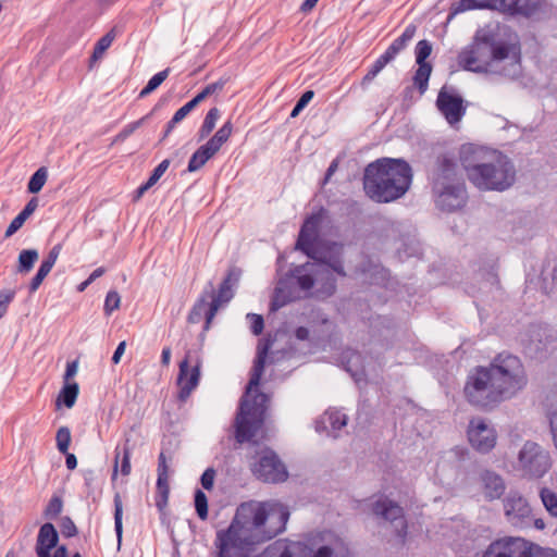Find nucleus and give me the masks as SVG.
Returning <instances> with one entry per match:
<instances>
[{"label": "nucleus", "instance_id": "nucleus-1", "mask_svg": "<svg viewBox=\"0 0 557 557\" xmlns=\"http://www.w3.org/2000/svg\"><path fill=\"white\" fill-rule=\"evenodd\" d=\"M288 508L277 500L243 503L225 530L216 532L218 557H247L253 547L285 531Z\"/></svg>", "mask_w": 557, "mask_h": 557}, {"label": "nucleus", "instance_id": "nucleus-2", "mask_svg": "<svg viewBox=\"0 0 557 557\" xmlns=\"http://www.w3.org/2000/svg\"><path fill=\"white\" fill-rule=\"evenodd\" d=\"M467 71L516 78L521 73L518 37L507 26H486L476 32L473 42L459 54Z\"/></svg>", "mask_w": 557, "mask_h": 557}, {"label": "nucleus", "instance_id": "nucleus-3", "mask_svg": "<svg viewBox=\"0 0 557 557\" xmlns=\"http://www.w3.org/2000/svg\"><path fill=\"white\" fill-rule=\"evenodd\" d=\"M324 210L308 216L298 235L296 248L306 253L313 263H306L294 270V276L302 290H309L318 280L313 276L319 272L335 273L342 277L346 276L343 263V244L318 240V233L323 220Z\"/></svg>", "mask_w": 557, "mask_h": 557}, {"label": "nucleus", "instance_id": "nucleus-4", "mask_svg": "<svg viewBox=\"0 0 557 557\" xmlns=\"http://www.w3.org/2000/svg\"><path fill=\"white\" fill-rule=\"evenodd\" d=\"M459 161L469 182L482 191H504L515 183L516 171L504 153L474 144L459 148Z\"/></svg>", "mask_w": 557, "mask_h": 557}, {"label": "nucleus", "instance_id": "nucleus-5", "mask_svg": "<svg viewBox=\"0 0 557 557\" xmlns=\"http://www.w3.org/2000/svg\"><path fill=\"white\" fill-rule=\"evenodd\" d=\"M412 182V170L403 159L382 158L367 165L363 175L366 195L380 203L403 197Z\"/></svg>", "mask_w": 557, "mask_h": 557}, {"label": "nucleus", "instance_id": "nucleus-6", "mask_svg": "<svg viewBox=\"0 0 557 557\" xmlns=\"http://www.w3.org/2000/svg\"><path fill=\"white\" fill-rule=\"evenodd\" d=\"M268 350L269 344L258 346L251 376L235 418V440L239 444L250 442L264 422L267 404L269 401L268 396L263 393H258L253 396L252 400H249V396L252 389L257 388L260 384Z\"/></svg>", "mask_w": 557, "mask_h": 557}, {"label": "nucleus", "instance_id": "nucleus-7", "mask_svg": "<svg viewBox=\"0 0 557 557\" xmlns=\"http://www.w3.org/2000/svg\"><path fill=\"white\" fill-rule=\"evenodd\" d=\"M430 181L437 208L450 212L466 205V185L455 153L444 152L437 157Z\"/></svg>", "mask_w": 557, "mask_h": 557}, {"label": "nucleus", "instance_id": "nucleus-8", "mask_svg": "<svg viewBox=\"0 0 557 557\" xmlns=\"http://www.w3.org/2000/svg\"><path fill=\"white\" fill-rule=\"evenodd\" d=\"M257 557H348L341 536L332 531H319L288 543L276 542Z\"/></svg>", "mask_w": 557, "mask_h": 557}, {"label": "nucleus", "instance_id": "nucleus-9", "mask_svg": "<svg viewBox=\"0 0 557 557\" xmlns=\"http://www.w3.org/2000/svg\"><path fill=\"white\" fill-rule=\"evenodd\" d=\"M475 9H492L511 16L541 20L547 15L550 7L545 0H460L454 7L453 13Z\"/></svg>", "mask_w": 557, "mask_h": 557}, {"label": "nucleus", "instance_id": "nucleus-10", "mask_svg": "<svg viewBox=\"0 0 557 557\" xmlns=\"http://www.w3.org/2000/svg\"><path fill=\"white\" fill-rule=\"evenodd\" d=\"M467 400L482 409H490L507 399L487 367H476L468 375L465 385Z\"/></svg>", "mask_w": 557, "mask_h": 557}, {"label": "nucleus", "instance_id": "nucleus-11", "mask_svg": "<svg viewBox=\"0 0 557 557\" xmlns=\"http://www.w3.org/2000/svg\"><path fill=\"white\" fill-rule=\"evenodd\" d=\"M507 399L527 385V375L521 360L511 354H498L487 367Z\"/></svg>", "mask_w": 557, "mask_h": 557}, {"label": "nucleus", "instance_id": "nucleus-12", "mask_svg": "<svg viewBox=\"0 0 557 557\" xmlns=\"http://www.w3.org/2000/svg\"><path fill=\"white\" fill-rule=\"evenodd\" d=\"M482 557H557V552L522 537H504L491 543Z\"/></svg>", "mask_w": 557, "mask_h": 557}, {"label": "nucleus", "instance_id": "nucleus-13", "mask_svg": "<svg viewBox=\"0 0 557 557\" xmlns=\"http://www.w3.org/2000/svg\"><path fill=\"white\" fill-rule=\"evenodd\" d=\"M552 468L549 453L535 442L528 441L518 454L517 469L528 479L543 478Z\"/></svg>", "mask_w": 557, "mask_h": 557}, {"label": "nucleus", "instance_id": "nucleus-14", "mask_svg": "<svg viewBox=\"0 0 557 557\" xmlns=\"http://www.w3.org/2000/svg\"><path fill=\"white\" fill-rule=\"evenodd\" d=\"M250 462L252 474L265 483H280L286 481L288 472L278 456L268 447H259Z\"/></svg>", "mask_w": 557, "mask_h": 557}, {"label": "nucleus", "instance_id": "nucleus-15", "mask_svg": "<svg viewBox=\"0 0 557 557\" xmlns=\"http://www.w3.org/2000/svg\"><path fill=\"white\" fill-rule=\"evenodd\" d=\"M238 280V275L235 273L234 270L228 271L225 278L222 281L218 293L214 292L213 284L211 282L208 283L207 287L203 290V295L206 299L211 298V301L209 302L208 310L206 311V325L205 330H208L210 326L211 321L215 317L219 308L223 305L228 302L233 296V286Z\"/></svg>", "mask_w": 557, "mask_h": 557}, {"label": "nucleus", "instance_id": "nucleus-16", "mask_svg": "<svg viewBox=\"0 0 557 557\" xmlns=\"http://www.w3.org/2000/svg\"><path fill=\"white\" fill-rule=\"evenodd\" d=\"M467 435L470 445L479 453L486 454L496 445V430L482 418L469 421Z\"/></svg>", "mask_w": 557, "mask_h": 557}, {"label": "nucleus", "instance_id": "nucleus-17", "mask_svg": "<svg viewBox=\"0 0 557 557\" xmlns=\"http://www.w3.org/2000/svg\"><path fill=\"white\" fill-rule=\"evenodd\" d=\"M436 107L449 125L461 121L466 114L462 97L454 87L443 86L437 95Z\"/></svg>", "mask_w": 557, "mask_h": 557}, {"label": "nucleus", "instance_id": "nucleus-18", "mask_svg": "<svg viewBox=\"0 0 557 557\" xmlns=\"http://www.w3.org/2000/svg\"><path fill=\"white\" fill-rule=\"evenodd\" d=\"M503 507L507 521L513 527H524L530 523L531 506L519 492L510 491L503 499Z\"/></svg>", "mask_w": 557, "mask_h": 557}, {"label": "nucleus", "instance_id": "nucleus-19", "mask_svg": "<svg viewBox=\"0 0 557 557\" xmlns=\"http://www.w3.org/2000/svg\"><path fill=\"white\" fill-rule=\"evenodd\" d=\"M373 512L389 521L395 529L396 536L404 543L407 535V522L403 508L388 498H380L373 505Z\"/></svg>", "mask_w": 557, "mask_h": 557}, {"label": "nucleus", "instance_id": "nucleus-20", "mask_svg": "<svg viewBox=\"0 0 557 557\" xmlns=\"http://www.w3.org/2000/svg\"><path fill=\"white\" fill-rule=\"evenodd\" d=\"M189 356H187L180 363L177 385H178V399L186 401L191 392L198 386L200 379V363L197 362L193 368L189 367Z\"/></svg>", "mask_w": 557, "mask_h": 557}, {"label": "nucleus", "instance_id": "nucleus-21", "mask_svg": "<svg viewBox=\"0 0 557 557\" xmlns=\"http://www.w3.org/2000/svg\"><path fill=\"white\" fill-rule=\"evenodd\" d=\"M347 424V416L339 410H327L315 421V431L325 432L327 436L336 438L338 431Z\"/></svg>", "mask_w": 557, "mask_h": 557}, {"label": "nucleus", "instance_id": "nucleus-22", "mask_svg": "<svg viewBox=\"0 0 557 557\" xmlns=\"http://www.w3.org/2000/svg\"><path fill=\"white\" fill-rule=\"evenodd\" d=\"M483 494L487 500L499 499L506 490L504 479L494 471L485 470L480 475Z\"/></svg>", "mask_w": 557, "mask_h": 557}, {"label": "nucleus", "instance_id": "nucleus-23", "mask_svg": "<svg viewBox=\"0 0 557 557\" xmlns=\"http://www.w3.org/2000/svg\"><path fill=\"white\" fill-rule=\"evenodd\" d=\"M59 541V534L54 528V525L50 522L42 524L39 529L37 543H36V554L38 557H48L51 556L50 552L54 548Z\"/></svg>", "mask_w": 557, "mask_h": 557}, {"label": "nucleus", "instance_id": "nucleus-24", "mask_svg": "<svg viewBox=\"0 0 557 557\" xmlns=\"http://www.w3.org/2000/svg\"><path fill=\"white\" fill-rule=\"evenodd\" d=\"M131 456H132V446L131 440L128 437L125 438L122 445H116L114 449V465H113V473L112 479H114L120 472L122 475L127 476L131 474L132 466H131Z\"/></svg>", "mask_w": 557, "mask_h": 557}, {"label": "nucleus", "instance_id": "nucleus-25", "mask_svg": "<svg viewBox=\"0 0 557 557\" xmlns=\"http://www.w3.org/2000/svg\"><path fill=\"white\" fill-rule=\"evenodd\" d=\"M356 273L370 284H381L387 278V271L370 259H364Z\"/></svg>", "mask_w": 557, "mask_h": 557}, {"label": "nucleus", "instance_id": "nucleus-26", "mask_svg": "<svg viewBox=\"0 0 557 557\" xmlns=\"http://www.w3.org/2000/svg\"><path fill=\"white\" fill-rule=\"evenodd\" d=\"M417 27L413 24H409L403 34L393 40L388 48L382 53L389 62H392L412 40Z\"/></svg>", "mask_w": 557, "mask_h": 557}, {"label": "nucleus", "instance_id": "nucleus-27", "mask_svg": "<svg viewBox=\"0 0 557 557\" xmlns=\"http://www.w3.org/2000/svg\"><path fill=\"white\" fill-rule=\"evenodd\" d=\"M361 355L355 350H347L343 356L345 370L350 373L356 383H360L366 377L364 368L361 364Z\"/></svg>", "mask_w": 557, "mask_h": 557}, {"label": "nucleus", "instance_id": "nucleus-28", "mask_svg": "<svg viewBox=\"0 0 557 557\" xmlns=\"http://www.w3.org/2000/svg\"><path fill=\"white\" fill-rule=\"evenodd\" d=\"M38 207V199L32 198L24 209L11 221L10 225L5 231V237H11L15 234L25 223V221L35 212Z\"/></svg>", "mask_w": 557, "mask_h": 557}, {"label": "nucleus", "instance_id": "nucleus-29", "mask_svg": "<svg viewBox=\"0 0 557 557\" xmlns=\"http://www.w3.org/2000/svg\"><path fill=\"white\" fill-rule=\"evenodd\" d=\"M39 253L36 249H23L17 257L16 273L28 274L37 262Z\"/></svg>", "mask_w": 557, "mask_h": 557}, {"label": "nucleus", "instance_id": "nucleus-30", "mask_svg": "<svg viewBox=\"0 0 557 557\" xmlns=\"http://www.w3.org/2000/svg\"><path fill=\"white\" fill-rule=\"evenodd\" d=\"M232 131V123L227 121L215 132V134L207 143L216 151H219L221 147L228 140Z\"/></svg>", "mask_w": 557, "mask_h": 557}, {"label": "nucleus", "instance_id": "nucleus-31", "mask_svg": "<svg viewBox=\"0 0 557 557\" xmlns=\"http://www.w3.org/2000/svg\"><path fill=\"white\" fill-rule=\"evenodd\" d=\"M220 119V110L218 108H211L205 116L202 125L199 128V139H203L210 135L214 129L218 120Z\"/></svg>", "mask_w": 557, "mask_h": 557}, {"label": "nucleus", "instance_id": "nucleus-32", "mask_svg": "<svg viewBox=\"0 0 557 557\" xmlns=\"http://www.w3.org/2000/svg\"><path fill=\"white\" fill-rule=\"evenodd\" d=\"M78 384L76 382L65 383L59 394L58 400L62 401L66 408H72L78 396Z\"/></svg>", "mask_w": 557, "mask_h": 557}, {"label": "nucleus", "instance_id": "nucleus-33", "mask_svg": "<svg viewBox=\"0 0 557 557\" xmlns=\"http://www.w3.org/2000/svg\"><path fill=\"white\" fill-rule=\"evenodd\" d=\"M431 72V64H418V69L413 76V83L418 87L420 94H424L428 89Z\"/></svg>", "mask_w": 557, "mask_h": 557}, {"label": "nucleus", "instance_id": "nucleus-34", "mask_svg": "<svg viewBox=\"0 0 557 557\" xmlns=\"http://www.w3.org/2000/svg\"><path fill=\"white\" fill-rule=\"evenodd\" d=\"M123 503L120 494L114 496V530L117 537V547L121 546L122 533H123Z\"/></svg>", "mask_w": 557, "mask_h": 557}, {"label": "nucleus", "instance_id": "nucleus-35", "mask_svg": "<svg viewBox=\"0 0 557 557\" xmlns=\"http://www.w3.org/2000/svg\"><path fill=\"white\" fill-rule=\"evenodd\" d=\"M540 497L547 512L557 518V494L547 487L540 491Z\"/></svg>", "mask_w": 557, "mask_h": 557}, {"label": "nucleus", "instance_id": "nucleus-36", "mask_svg": "<svg viewBox=\"0 0 557 557\" xmlns=\"http://www.w3.org/2000/svg\"><path fill=\"white\" fill-rule=\"evenodd\" d=\"M170 69H165L154 74L147 83V85L140 90L139 98H145L154 91L169 76Z\"/></svg>", "mask_w": 557, "mask_h": 557}, {"label": "nucleus", "instance_id": "nucleus-37", "mask_svg": "<svg viewBox=\"0 0 557 557\" xmlns=\"http://www.w3.org/2000/svg\"><path fill=\"white\" fill-rule=\"evenodd\" d=\"M48 178V171L46 168H39L29 178L27 189L32 194H37L41 190Z\"/></svg>", "mask_w": 557, "mask_h": 557}, {"label": "nucleus", "instance_id": "nucleus-38", "mask_svg": "<svg viewBox=\"0 0 557 557\" xmlns=\"http://www.w3.org/2000/svg\"><path fill=\"white\" fill-rule=\"evenodd\" d=\"M114 38H115L114 29H111L104 36H102L95 45L91 59L94 61H96V60H99L100 58H102V55L104 54L107 49L112 45Z\"/></svg>", "mask_w": 557, "mask_h": 557}, {"label": "nucleus", "instance_id": "nucleus-39", "mask_svg": "<svg viewBox=\"0 0 557 557\" xmlns=\"http://www.w3.org/2000/svg\"><path fill=\"white\" fill-rule=\"evenodd\" d=\"M227 83V78L221 77L219 81L207 85L199 94H197L193 99L197 104L203 101L209 96L222 90Z\"/></svg>", "mask_w": 557, "mask_h": 557}, {"label": "nucleus", "instance_id": "nucleus-40", "mask_svg": "<svg viewBox=\"0 0 557 557\" xmlns=\"http://www.w3.org/2000/svg\"><path fill=\"white\" fill-rule=\"evenodd\" d=\"M209 304L205 295L202 294L199 300L194 305L189 315L188 321L190 323H199L202 317L206 318V311L208 310Z\"/></svg>", "mask_w": 557, "mask_h": 557}, {"label": "nucleus", "instance_id": "nucleus-41", "mask_svg": "<svg viewBox=\"0 0 557 557\" xmlns=\"http://www.w3.org/2000/svg\"><path fill=\"white\" fill-rule=\"evenodd\" d=\"M71 431L67 426H61L57 431V448L61 454H66L71 444Z\"/></svg>", "mask_w": 557, "mask_h": 557}, {"label": "nucleus", "instance_id": "nucleus-42", "mask_svg": "<svg viewBox=\"0 0 557 557\" xmlns=\"http://www.w3.org/2000/svg\"><path fill=\"white\" fill-rule=\"evenodd\" d=\"M169 478H160L157 479V491H158V497L156 500V505L161 509L163 506L168 503L169 497Z\"/></svg>", "mask_w": 557, "mask_h": 557}, {"label": "nucleus", "instance_id": "nucleus-43", "mask_svg": "<svg viewBox=\"0 0 557 557\" xmlns=\"http://www.w3.org/2000/svg\"><path fill=\"white\" fill-rule=\"evenodd\" d=\"M195 508L198 517L201 520L208 517V499L206 494L201 490H197L195 493Z\"/></svg>", "mask_w": 557, "mask_h": 557}, {"label": "nucleus", "instance_id": "nucleus-44", "mask_svg": "<svg viewBox=\"0 0 557 557\" xmlns=\"http://www.w3.org/2000/svg\"><path fill=\"white\" fill-rule=\"evenodd\" d=\"M121 304V297L117 292L110 290L108 292L106 299H104V306L103 310L107 315H111L112 312L116 309H119Z\"/></svg>", "mask_w": 557, "mask_h": 557}, {"label": "nucleus", "instance_id": "nucleus-45", "mask_svg": "<svg viewBox=\"0 0 557 557\" xmlns=\"http://www.w3.org/2000/svg\"><path fill=\"white\" fill-rule=\"evenodd\" d=\"M432 47L428 40H420L416 46L417 64H429L425 60L430 57Z\"/></svg>", "mask_w": 557, "mask_h": 557}, {"label": "nucleus", "instance_id": "nucleus-46", "mask_svg": "<svg viewBox=\"0 0 557 557\" xmlns=\"http://www.w3.org/2000/svg\"><path fill=\"white\" fill-rule=\"evenodd\" d=\"M313 90H306L296 102L294 109L292 110L290 117H297L300 114V112L308 106V103L313 99Z\"/></svg>", "mask_w": 557, "mask_h": 557}, {"label": "nucleus", "instance_id": "nucleus-47", "mask_svg": "<svg viewBox=\"0 0 557 557\" xmlns=\"http://www.w3.org/2000/svg\"><path fill=\"white\" fill-rule=\"evenodd\" d=\"M62 507L63 504L61 498L52 497L45 509V517L48 519L55 518L62 511Z\"/></svg>", "mask_w": 557, "mask_h": 557}, {"label": "nucleus", "instance_id": "nucleus-48", "mask_svg": "<svg viewBox=\"0 0 557 557\" xmlns=\"http://www.w3.org/2000/svg\"><path fill=\"white\" fill-rule=\"evenodd\" d=\"M246 319L250 325V330L255 335H259L262 333L264 327V321L262 315L257 313H248Z\"/></svg>", "mask_w": 557, "mask_h": 557}, {"label": "nucleus", "instance_id": "nucleus-49", "mask_svg": "<svg viewBox=\"0 0 557 557\" xmlns=\"http://www.w3.org/2000/svg\"><path fill=\"white\" fill-rule=\"evenodd\" d=\"M170 165V160L169 159H165L163 161H161L156 168L154 170L152 171L150 177L148 178V185L149 186H153L154 184H157V182L161 178V176L165 173V171L168 170Z\"/></svg>", "mask_w": 557, "mask_h": 557}, {"label": "nucleus", "instance_id": "nucleus-50", "mask_svg": "<svg viewBox=\"0 0 557 557\" xmlns=\"http://www.w3.org/2000/svg\"><path fill=\"white\" fill-rule=\"evenodd\" d=\"M150 114L135 121V122H132L129 124H127L126 126H124V128L117 135V138L119 139H125L127 138L128 136H131L137 128H139L143 123L149 119Z\"/></svg>", "mask_w": 557, "mask_h": 557}, {"label": "nucleus", "instance_id": "nucleus-51", "mask_svg": "<svg viewBox=\"0 0 557 557\" xmlns=\"http://www.w3.org/2000/svg\"><path fill=\"white\" fill-rule=\"evenodd\" d=\"M197 106L194 99L186 102L174 113V122H182Z\"/></svg>", "mask_w": 557, "mask_h": 557}, {"label": "nucleus", "instance_id": "nucleus-52", "mask_svg": "<svg viewBox=\"0 0 557 557\" xmlns=\"http://www.w3.org/2000/svg\"><path fill=\"white\" fill-rule=\"evenodd\" d=\"M60 528H61V533L65 537H72V536L76 535V533H77L76 525L69 517L62 518Z\"/></svg>", "mask_w": 557, "mask_h": 557}, {"label": "nucleus", "instance_id": "nucleus-53", "mask_svg": "<svg viewBox=\"0 0 557 557\" xmlns=\"http://www.w3.org/2000/svg\"><path fill=\"white\" fill-rule=\"evenodd\" d=\"M215 478V471L212 468H208L205 470L200 478V482L203 488L211 490L213 487Z\"/></svg>", "mask_w": 557, "mask_h": 557}, {"label": "nucleus", "instance_id": "nucleus-54", "mask_svg": "<svg viewBox=\"0 0 557 557\" xmlns=\"http://www.w3.org/2000/svg\"><path fill=\"white\" fill-rule=\"evenodd\" d=\"M15 296L14 292L0 293V319L5 314L9 304Z\"/></svg>", "mask_w": 557, "mask_h": 557}, {"label": "nucleus", "instance_id": "nucleus-55", "mask_svg": "<svg viewBox=\"0 0 557 557\" xmlns=\"http://www.w3.org/2000/svg\"><path fill=\"white\" fill-rule=\"evenodd\" d=\"M206 163H207V161H205L201 157H199L198 153L195 151L189 159L187 171L196 172V171L200 170Z\"/></svg>", "mask_w": 557, "mask_h": 557}, {"label": "nucleus", "instance_id": "nucleus-56", "mask_svg": "<svg viewBox=\"0 0 557 557\" xmlns=\"http://www.w3.org/2000/svg\"><path fill=\"white\" fill-rule=\"evenodd\" d=\"M196 152L199 157H201L205 161H209L218 151L211 147L208 143L200 146Z\"/></svg>", "mask_w": 557, "mask_h": 557}, {"label": "nucleus", "instance_id": "nucleus-57", "mask_svg": "<svg viewBox=\"0 0 557 557\" xmlns=\"http://www.w3.org/2000/svg\"><path fill=\"white\" fill-rule=\"evenodd\" d=\"M196 152L199 157H201L205 161H209L218 151L211 147L208 143L200 146Z\"/></svg>", "mask_w": 557, "mask_h": 557}, {"label": "nucleus", "instance_id": "nucleus-58", "mask_svg": "<svg viewBox=\"0 0 557 557\" xmlns=\"http://www.w3.org/2000/svg\"><path fill=\"white\" fill-rule=\"evenodd\" d=\"M157 471H158V476L169 478V466L166 462V457L163 451H161L159 455Z\"/></svg>", "mask_w": 557, "mask_h": 557}, {"label": "nucleus", "instance_id": "nucleus-59", "mask_svg": "<svg viewBox=\"0 0 557 557\" xmlns=\"http://www.w3.org/2000/svg\"><path fill=\"white\" fill-rule=\"evenodd\" d=\"M46 277H47V274L37 270V273L35 274V276L32 278V281L29 283V292L35 293L39 288V286L41 285V283L44 282V280Z\"/></svg>", "mask_w": 557, "mask_h": 557}, {"label": "nucleus", "instance_id": "nucleus-60", "mask_svg": "<svg viewBox=\"0 0 557 557\" xmlns=\"http://www.w3.org/2000/svg\"><path fill=\"white\" fill-rule=\"evenodd\" d=\"M389 63V61L381 54L369 69L375 76Z\"/></svg>", "mask_w": 557, "mask_h": 557}, {"label": "nucleus", "instance_id": "nucleus-61", "mask_svg": "<svg viewBox=\"0 0 557 557\" xmlns=\"http://www.w3.org/2000/svg\"><path fill=\"white\" fill-rule=\"evenodd\" d=\"M62 250V246L61 244H57L54 245L50 251L48 252V256L44 259L45 261L51 263L52 265L55 264V261L58 260L59 258V255Z\"/></svg>", "mask_w": 557, "mask_h": 557}, {"label": "nucleus", "instance_id": "nucleus-62", "mask_svg": "<svg viewBox=\"0 0 557 557\" xmlns=\"http://www.w3.org/2000/svg\"><path fill=\"white\" fill-rule=\"evenodd\" d=\"M77 370H78V361L77 360L69 362L66 364V369H65V373H64L65 383H69V380L76 375Z\"/></svg>", "mask_w": 557, "mask_h": 557}, {"label": "nucleus", "instance_id": "nucleus-63", "mask_svg": "<svg viewBox=\"0 0 557 557\" xmlns=\"http://www.w3.org/2000/svg\"><path fill=\"white\" fill-rule=\"evenodd\" d=\"M286 301L287 300L284 297H282V288L281 287H276L275 295H274V298L272 300V309L276 310V309L283 307L286 304Z\"/></svg>", "mask_w": 557, "mask_h": 557}, {"label": "nucleus", "instance_id": "nucleus-64", "mask_svg": "<svg viewBox=\"0 0 557 557\" xmlns=\"http://www.w3.org/2000/svg\"><path fill=\"white\" fill-rule=\"evenodd\" d=\"M125 348H126V343L125 342H121L117 345V347H116V349H115V351H114V354L112 356V362L114 364H117L120 362L121 357L123 356V354L125 351Z\"/></svg>", "mask_w": 557, "mask_h": 557}]
</instances>
